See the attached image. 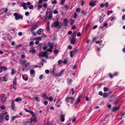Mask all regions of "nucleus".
Masks as SVG:
<instances>
[{
	"instance_id": "obj_23",
	"label": "nucleus",
	"mask_w": 125,
	"mask_h": 125,
	"mask_svg": "<svg viewBox=\"0 0 125 125\" xmlns=\"http://www.w3.org/2000/svg\"><path fill=\"white\" fill-rule=\"evenodd\" d=\"M56 70V68H55V67H54L53 69L52 70H51L50 71V73H51L52 75H53V74H54L55 73V70Z\"/></svg>"
},
{
	"instance_id": "obj_42",
	"label": "nucleus",
	"mask_w": 125,
	"mask_h": 125,
	"mask_svg": "<svg viewBox=\"0 0 125 125\" xmlns=\"http://www.w3.org/2000/svg\"><path fill=\"white\" fill-rule=\"evenodd\" d=\"M35 72V71L33 70H31L30 71V73L31 74H34Z\"/></svg>"
},
{
	"instance_id": "obj_62",
	"label": "nucleus",
	"mask_w": 125,
	"mask_h": 125,
	"mask_svg": "<svg viewBox=\"0 0 125 125\" xmlns=\"http://www.w3.org/2000/svg\"><path fill=\"white\" fill-rule=\"evenodd\" d=\"M78 103L77 102H75L73 104V105L74 106L75 108L76 107V106H77Z\"/></svg>"
},
{
	"instance_id": "obj_51",
	"label": "nucleus",
	"mask_w": 125,
	"mask_h": 125,
	"mask_svg": "<svg viewBox=\"0 0 125 125\" xmlns=\"http://www.w3.org/2000/svg\"><path fill=\"white\" fill-rule=\"evenodd\" d=\"M9 115H7L5 117V119L7 121H8L9 120V118H8V117L9 116Z\"/></svg>"
},
{
	"instance_id": "obj_37",
	"label": "nucleus",
	"mask_w": 125,
	"mask_h": 125,
	"mask_svg": "<svg viewBox=\"0 0 125 125\" xmlns=\"http://www.w3.org/2000/svg\"><path fill=\"white\" fill-rule=\"evenodd\" d=\"M43 7V6L42 5H40V4H38L37 5V8L38 9H40L42 8Z\"/></svg>"
},
{
	"instance_id": "obj_13",
	"label": "nucleus",
	"mask_w": 125,
	"mask_h": 125,
	"mask_svg": "<svg viewBox=\"0 0 125 125\" xmlns=\"http://www.w3.org/2000/svg\"><path fill=\"white\" fill-rule=\"evenodd\" d=\"M77 50L74 49L73 51H71V57H72L73 55L75 54L77 52Z\"/></svg>"
},
{
	"instance_id": "obj_4",
	"label": "nucleus",
	"mask_w": 125,
	"mask_h": 125,
	"mask_svg": "<svg viewBox=\"0 0 125 125\" xmlns=\"http://www.w3.org/2000/svg\"><path fill=\"white\" fill-rule=\"evenodd\" d=\"M39 56L42 57H47V53L45 51H44L43 52H41L39 53Z\"/></svg>"
},
{
	"instance_id": "obj_31",
	"label": "nucleus",
	"mask_w": 125,
	"mask_h": 125,
	"mask_svg": "<svg viewBox=\"0 0 125 125\" xmlns=\"http://www.w3.org/2000/svg\"><path fill=\"white\" fill-rule=\"evenodd\" d=\"M108 75L109 76V77H110V79H112L114 76L112 74L110 73H109L108 74Z\"/></svg>"
},
{
	"instance_id": "obj_10",
	"label": "nucleus",
	"mask_w": 125,
	"mask_h": 125,
	"mask_svg": "<svg viewBox=\"0 0 125 125\" xmlns=\"http://www.w3.org/2000/svg\"><path fill=\"white\" fill-rule=\"evenodd\" d=\"M26 3L24 2L21 3V5H20V7H21V6L23 7V9L24 10H27L28 8V6L26 5Z\"/></svg>"
},
{
	"instance_id": "obj_57",
	"label": "nucleus",
	"mask_w": 125,
	"mask_h": 125,
	"mask_svg": "<svg viewBox=\"0 0 125 125\" xmlns=\"http://www.w3.org/2000/svg\"><path fill=\"white\" fill-rule=\"evenodd\" d=\"M50 71L49 70L47 69L45 70V73L46 74H48L49 73Z\"/></svg>"
},
{
	"instance_id": "obj_34",
	"label": "nucleus",
	"mask_w": 125,
	"mask_h": 125,
	"mask_svg": "<svg viewBox=\"0 0 125 125\" xmlns=\"http://www.w3.org/2000/svg\"><path fill=\"white\" fill-rule=\"evenodd\" d=\"M15 101L16 102H18L20 101L21 102L22 101V99L18 97L16 99H15Z\"/></svg>"
},
{
	"instance_id": "obj_55",
	"label": "nucleus",
	"mask_w": 125,
	"mask_h": 125,
	"mask_svg": "<svg viewBox=\"0 0 125 125\" xmlns=\"http://www.w3.org/2000/svg\"><path fill=\"white\" fill-rule=\"evenodd\" d=\"M48 99L50 101H52L53 100V98L52 96L50 97Z\"/></svg>"
},
{
	"instance_id": "obj_26",
	"label": "nucleus",
	"mask_w": 125,
	"mask_h": 125,
	"mask_svg": "<svg viewBox=\"0 0 125 125\" xmlns=\"http://www.w3.org/2000/svg\"><path fill=\"white\" fill-rule=\"evenodd\" d=\"M108 94L106 93H104L103 94V98H106L108 96Z\"/></svg>"
},
{
	"instance_id": "obj_48",
	"label": "nucleus",
	"mask_w": 125,
	"mask_h": 125,
	"mask_svg": "<svg viewBox=\"0 0 125 125\" xmlns=\"http://www.w3.org/2000/svg\"><path fill=\"white\" fill-rule=\"evenodd\" d=\"M76 28V27L75 25H73L71 28V30H75Z\"/></svg>"
},
{
	"instance_id": "obj_17",
	"label": "nucleus",
	"mask_w": 125,
	"mask_h": 125,
	"mask_svg": "<svg viewBox=\"0 0 125 125\" xmlns=\"http://www.w3.org/2000/svg\"><path fill=\"white\" fill-rule=\"evenodd\" d=\"M52 11H50L49 15L48 17V19L49 20L51 19L52 17Z\"/></svg>"
},
{
	"instance_id": "obj_28",
	"label": "nucleus",
	"mask_w": 125,
	"mask_h": 125,
	"mask_svg": "<svg viewBox=\"0 0 125 125\" xmlns=\"http://www.w3.org/2000/svg\"><path fill=\"white\" fill-rule=\"evenodd\" d=\"M16 80L17 78L15 77L13 82V86H14V85H16Z\"/></svg>"
},
{
	"instance_id": "obj_61",
	"label": "nucleus",
	"mask_w": 125,
	"mask_h": 125,
	"mask_svg": "<svg viewBox=\"0 0 125 125\" xmlns=\"http://www.w3.org/2000/svg\"><path fill=\"white\" fill-rule=\"evenodd\" d=\"M58 12V11L56 10H55L53 11V13L54 14H56Z\"/></svg>"
},
{
	"instance_id": "obj_5",
	"label": "nucleus",
	"mask_w": 125,
	"mask_h": 125,
	"mask_svg": "<svg viewBox=\"0 0 125 125\" xmlns=\"http://www.w3.org/2000/svg\"><path fill=\"white\" fill-rule=\"evenodd\" d=\"M30 123H31L32 122H35L37 121V119L36 118L35 115H32L30 118Z\"/></svg>"
},
{
	"instance_id": "obj_39",
	"label": "nucleus",
	"mask_w": 125,
	"mask_h": 125,
	"mask_svg": "<svg viewBox=\"0 0 125 125\" xmlns=\"http://www.w3.org/2000/svg\"><path fill=\"white\" fill-rule=\"evenodd\" d=\"M18 116H13L11 120V122H12V121H13L14 119L17 117H18Z\"/></svg>"
},
{
	"instance_id": "obj_2",
	"label": "nucleus",
	"mask_w": 125,
	"mask_h": 125,
	"mask_svg": "<svg viewBox=\"0 0 125 125\" xmlns=\"http://www.w3.org/2000/svg\"><path fill=\"white\" fill-rule=\"evenodd\" d=\"M13 15L15 17V19L16 20H22L23 19V16L20 13H14Z\"/></svg>"
},
{
	"instance_id": "obj_53",
	"label": "nucleus",
	"mask_w": 125,
	"mask_h": 125,
	"mask_svg": "<svg viewBox=\"0 0 125 125\" xmlns=\"http://www.w3.org/2000/svg\"><path fill=\"white\" fill-rule=\"evenodd\" d=\"M30 45L32 46L34 44V43L33 41H31L29 42Z\"/></svg>"
},
{
	"instance_id": "obj_7",
	"label": "nucleus",
	"mask_w": 125,
	"mask_h": 125,
	"mask_svg": "<svg viewBox=\"0 0 125 125\" xmlns=\"http://www.w3.org/2000/svg\"><path fill=\"white\" fill-rule=\"evenodd\" d=\"M116 96L115 95H112L109 97V101L111 102H112L115 100L116 98Z\"/></svg>"
},
{
	"instance_id": "obj_3",
	"label": "nucleus",
	"mask_w": 125,
	"mask_h": 125,
	"mask_svg": "<svg viewBox=\"0 0 125 125\" xmlns=\"http://www.w3.org/2000/svg\"><path fill=\"white\" fill-rule=\"evenodd\" d=\"M7 97L6 95L4 94H2L1 95L0 99L1 102L2 103H4L7 101Z\"/></svg>"
},
{
	"instance_id": "obj_52",
	"label": "nucleus",
	"mask_w": 125,
	"mask_h": 125,
	"mask_svg": "<svg viewBox=\"0 0 125 125\" xmlns=\"http://www.w3.org/2000/svg\"><path fill=\"white\" fill-rule=\"evenodd\" d=\"M29 14V12L28 11H26L25 13V15L26 16H28Z\"/></svg>"
},
{
	"instance_id": "obj_64",
	"label": "nucleus",
	"mask_w": 125,
	"mask_h": 125,
	"mask_svg": "<svg viewBox=\"0 0 125 125\" xmlns=\"http://www.w3.org/2000/svg\"><path fill=\"white\" fill-rule=\"evenodd\" d=\"M98 94L99 95H100L101 96H102L103 94L102 92L101 91H100L99 92Z\"/></svg>"
},
{
	"instance_id": "obj_40",
	"label": "nucleus",
	"mask_w": 125,
	"mask_h": 125,
	"mask_svg": "<svg viewBox=\"0 0 125 125\" xmlns=\"http://www.w3.org/2000/svg\"><path fill=\"white\" fill-rule=\"evenodd\" d=\"M28 112L31 114L32 115H35V114L31 110H29Z\"/></svg>"
},
{
	"instance_id": "obj_20",
	"label": "nucleus",
	"mask_w": 125,
	"mask_h": 125,
	"mask_svg": "<svg viewBox=\"0 0 125 125\" xmlns=\"http://www.w3.org/2000/svg\"><path fill=\"white\" fill-rule=\"evenodd\" d=\"M43 31V29H39L37 31V33L38 34L40 35L41 34V33Z\"/></svg>"
},
{
	"instance_id": "obj_47",
	"label": "nucleus",
	"mask_w": 125,
	"mask_h": 125,
	"mask_svg": "<svg viewBox=\"0 0 125 125\" xmlns=\"http://www.w3.org/2000/svg\"><path fill=\"white\" fill-rule=\"evenodd\" d=\"M111 19L110 20L111 21H112L114 20L115 19V17H111Z\"/></svg>"
},
{
	"instance_id": "obj_6",
	"label": "nucleus",
	"mask_w": 125,
	"mask_h": 125,
	"mask_svg": "<svg viewBox=\"0 0 125 125\" xmlns=\"http://www.w3.org/2000/svg\"><path fill=\"white\" fill-rule=\"evenodd\" d=\"M8 69L7 67L3 66L0 67V73L7 70Z\"/></svg>"
},
{
	"instance_id": "obj_43",
	"label": "nucleus",
	"mask_w": 125,
	"mask_h": 125,
	"mask_svg": "<svg viewBox=\"0 0 125 125\" xmlns=\"http://www.w3.org/2000/svg\"><path fill=\"white\" fill-rule=\"evenodd\" d=\"M39 97H35V99L37 102H38L40 101V100H39Z\"/></svg>"
},
{
	"instance_id": "obj_24",
	"label": "nucleus",
	"mask_w": 125,
	"mask_h": 125,
	"mask_svg": "<svg viewBox=\"0 0 125 125\" xmlns=\"http://www.w3.org/2000/svg\"><path fill=\"white\" fill-rule=\"evenodd\" d=\"M48 45L50 46V48L52 49L53 47V44L51 42H48Z\"/></svg>"
},
{
	"instance_id": "obj_21",
	"label": "nucleus",
	"mask_w": 125,
	"mask_h": 125,
	"mask_svg": "<svg viewBox=\"0 0 125 125\" xmlns=\"http://www.w3.org/2000/svg\"><path fill=\"white\" fill-rule=\"evenodd\" d=\"M99 18L100 19L99 20V21L101 23L103 21L104 18L103 17L101 16H100Z\"/></svg>"
},
{
	"instance_id": "obj_8",
	"label": "nucleus",
	"mask_w": 125,
	"mask_h": 125,
	"mask_svg": "<svg viewBox=\"0 0 125 125\" xmlns=\"http://www.w3.org/2000/svg\"><path fill=\"white\" fill-rule=\"evenodd\" d=\"M9 78V75L7 74H6L3 77V81L6 82L7 81V80Z\"/></svg>"
},
{
	"instance_id": "obj_41",
	"label": "nucleus",
	"mask_w": 125,
	"mask_h": 125,
	"mask_svg": "<svg viewBox=\"0 0 125 125\" xmlns=\"http://www.w3.org/2000/svg\"><path fill=\"white\" fill-rule=\"evenodd\" d=\"M43 6L44 7V8L46 9L48 7V4H46V3H45L43 4Z\"/></svg>"
},
{
	"instance_id": "obj_60",
	"label": "nucleus",
	"mask_w": 125,
	"mask_h": 125,
	"mask_svg": "<svg viewBox=\"0 0 125 125\" xmlns=\"http://www.w3.org/2000/svg\"><path fill=\"white\" fill-rule=\"evenodd\" d=\"M81 5L82 6H83L84 3V0H81Z\"/></svg>"
},
{
	"instance_id": "obj_29",
	"label": "nucleus",
	"mask_w": 125,
	"mask_h": 125,
	"mask_svg": "<svg viewBox=\"0 0 125 125\" xmlns=\"http://www.w3.org/2000/svg\"><path fill=\"white\" fill-rule=\"evenodd\" d=\"M29 52L30 53H33V54H35L36 53V51L34 49H33V50H31Z\"/></svg>"
},
{
	"instance_id": "obj_35",
	"label": "nucleus",
	"mask_w": 125,
	"mask_h": 125,
	"mask_svg": "<svg viewBox=\"0 0 125 125\" xmlns=\"http://www.w3.org/2000/svg\"><path fill=\"white\" fill-rule=\"evenodd\" d=\"M22 77L23 79L26 81L28 79V78L27 76H25L23 75V76Z\"/></svg>"
},
{
	"instance_id": "obj_49",
	"label": "nucleus",
	"mask_w": 125,
	"mask_h": 125,
	"mask_svg": "<svg viewBox=\"0 0 125 125\" xmlns=\"http://www.w3.org/2000/svg\"><path fill=\"white\" fill-rule=\"evenodd\" d=\"M52 49H50V48L48 49H47L46 50V52H51L52 50Z\"/></svg>"
},
{
	"instance_id": "obj_45",
	"label": "nucleus",
	"mask_w": 125,
	"mask_h": 125,
	"mask_svg": "<svg viewBox=\"0 0 125 125\" xmlns=\"http://www.w3.org/2000/svg\"><path fill=\"white\" fill-rule=\"evenodd\" d=\"M104 92H106L108 91L109 89L106 87H104Z\"/></svg>"
},
{
	"instance_id": "obj_63",
	"label": "nucleus",
	"mask_w": 125,
	"mask_h": 125,
	"mask_svg": "<svg viewBox=\"0 0 125 125\" xmlns=\"http://www.w3.org/2000/svg\"><path fill=\"white\" fill-rule=\"evenodd\" d=\"M105 6L106 7H108L109 6V5L108 4V2H106L105 3V4H104V6Z\"/></svg>"
},
{
	"instance_id": "obj_32",
	"label": "nucleus",
	"mask_w": 125,
	"mask_h": 125,
	"mask_svg": "<svg viewBox=\"0 0 125 125\" xmlns=\"http://www.w3.org/2000/svg\"><path fill=\"white\" fill-rule=\"evenodd\" d=\"M72 122L74 123L76 119V117H75V116H74L72 117Z\"/></svg>"
},
{
	"instance_id": "obj_1",
	"label": "nucleus",
	"mask_w": 125,
	"mask_h": 125,
	"mask_svg": "<svg viewBox=\"0 0 125 125\" xmlns=\"http://www.w3.org/2000/svg\"><path fill=\"white\" fill-rule=\"evenodd\" d=\"M76 31H75L71 35V44H74L76 42L77 39L75 38L76 36Z\"/></svg>"
},
{
	"instance_id": "obj_56",
	"label": "nucleus",
	"mask_w": 125,
	"mask_h": 125,
	"mask_svg": "<svg viewBox=\"0 0 125 125\" xmlns=\"http://www.w3.org/2000/svg\"><path fill=\"white\" fill-rule=\"evenodd\" d=\"M52 3L53 4H56L57 3V1L56 0H54L52 2Z\"/></svg>"
},
{
	"instance_id": "obj_25",
	"label": "nucleus",
	"mask_w": 125,
	"mask_h": 125,
	"mask_svg": "<svg viewBox=\"0 0 125 125\" xmlns=\"http://www.w3.org/2000/svg\"><path fill=\"white\" fill-rule=\"evenodd\" d=\"M81 13L82 14L86 15V11L84 10L83 9L81 11Z\"/></svg>"
},
{
	"instance_id": "obj_50",
	"label": "nucleus",
	"mask_w": 125,
	"mask_h": 125,
	"mask_svg": "<svg viewBox=\"0 0 125 125\" xmlns=\"http://www.w3.org/2000/svg\"><path fill=\"white\" fill-rule=\"evenodd\" d=\"M97 37H94L92 41V42H94L95 41L97 40Z\"/></svg>"
},
{
	"instance_id": "obj_22",
	"label": "nucleus",
	"mask_w": 125,
	"mask_h": 125,
	"mask_svg": "<svg viewBox=\"0 0 125 125\" xmlns=\"http://www.w3.org/2000/svg\"><path fill=\"white\" fill-rule=\"evenodd\" d=\"M4 115L3 114L0 115V122H2L3 120Z\"/></svg>"
},
{
	"instance_id": "obj_12",
	"label": "nucleus",
	"mask_w": 125,
	"mask_h": 125,
	"mask_svg": "<svg viewBox=\"0 0 125 125\" xmlns=\"http://www.w3.org/2000/svg\"><path fill=\"white\" fill-rule=\"evenodd\" d=\"M59 24V23L57 21H55L52 24L53 25V26L56 28H57V27L58 26Z\"/></svg>"
},
{
	"instance_id": "obj_44",
	"label": "nucleus",
	"mask_w": 125,
	"mask_h": 125,
	"mask_svg": "<svg viewBox=\"0 0 125 125\" xmlns=\"http://www.w3.org/2000/svg\"><path fill=\"white\" fill-rule=\"evenodd\" d=\"M71 91L72 92V95H73L75 93V91L74 90V89L73 88H72L71 89Z\"/></svg>"
},
{
	"instance_id": "obj_46",
	"label": "nucleus",
	"mask_w": 125,
	"mask_h": 125,
	"mask_svg": "<svg viewBox=\"0 0 125 125\" xmlns=\"http://www.w3.org/2000/svg\"><path fill=\"white\" fill-rule=\"evenodd\" d=\"M33 6L32 5H30L29 6V8L30 9H32L33 8Z\"/></svg>"
},
{
	"instance_id": "obj_36",
	"label": "nucleus",
	"mask_w": 125,
	"mask_h": 125,
	"mask_svg": "<svg viewBox=\"0 0 125 125\" xmlns=\"http://www.w3.org/2000/svg\"><path fill=\"white\" fill-rule=\"evenodd\" d=\"M89 5L91 6H94L95 5V4L92 2H90L89 3Z\"/></svg>"
},
{
	"instance_id": "obj_16",
	"label": "nucleus",
	"mask_w": 125,
	"mask_h": 125,
	"mask_svg": "<svg viewBox=\"0 0 125 125\" xmlns=\"http://www.w3.org/2000/svg\"><path fill=\"white\" fill-rule=\"evenodd\" d=\"M63 71L62 70L59 74H55V73L54 74H53V75L57 77L61 76L62 75V74L63 73Z\"/></svg>"
},
{
	"instance_id": "obj_14",
	"label": "nucleus",
	"mask_w": 125,
	"mask_h": 125,
	"mask_svg": "<svg viewBox=\"0 0 125 125\" xmlns=\"http://www.w3.org/2000/svg\"><path fill=\"white\" fill-rule=\"evenodd\" d=\"M65 115L61 114L60 115V117L61 119V121L62 122H63L65 120L64 116Z\"/></svg>"
},
{
	"instance_id": "obj_11",
	"label": "nucleus",
	"mask_w": 125,
	"mask_h": 125,
	"mask_svg": "<svg viewBox=\"0 0 125 125\" xmlns=\"http://www.w3.org/2000/svg\"><path fill=\"white\" fill-rule=\"evenodd\" d=\"M30 63L28 62L27 63V64H24V65L23 66V68L22 69V71H24V70L27 69V67L28 66V65Z\"/></svg>"
},
{
	"instance_id": "obj_33",
	"label": "nucleus",
	"mask_w": 125,
	"mask_h": 125,
	"mask_svg": "<svg viewBox=\"0 0 125 125\" xmlns=\"http://www.w3.org/2000/svg\"><path fill=\"white\" fill-rule=\"evenodd\" d=\"M66 101L67 102H68L70 101V97H66L65 98Z\"/></svg>"
},
{
	"instance_id": "obj_59",
	"label": "nucleus",
	"mask_w": 125,
	"mask_h": 125,
	"mask_svg": "<svg viewBox=\"0 0 125 125\" xmlns=\"http://www.w3.org/2000/svg\"><path fill=\"white\" fill-rule=\"evenodd\" d=\"M43 0H39V1L38 2V4H40L42 3Z\"/></svg>"
},
{
	"instance_id": "obj_38",
	"label": "nucleus",
	"mask_w": 125,
	"mask_h": 125,
	"mask_svg": "<svg viewBox=\"0 0 125 125\" xmlns=\"http://www.w3.org/2000/svg\"><path fill=\"white\" fill-rule=\"evenodd\" d=\"M120 102V100H117L114 103V104L115 105H116L118 103Z\"/></svg>"
},
{
	"instance_id": "obj_58",
	"label": "nucleus",
	"mask_w": 125,
	"mask_h": 125,
	"mask_svg": "<svg viewBox=\"0 0 125 125\" xmlns=\"http://www.w3.org/2000/svg\"><path fill=\"white\" fill-rule=\"evenodd\" d=\"M37 39L38 40L40 41L42 39V38L41 37H39L37 38Z\"/></svg>"
},
{
	"instance_id": "obj_15",
	"label": "nucleus",
	"mask_w": 125,
	"mask_h": 125,
	"mask_svg": "<svg viewBox=\"0 0 125 125\" xmlns=\"http://www.w3.org/2000/svg\"><path fill=\"white\" fill-rule=\"evenodd\" d=\"M14 106L15 104L14 103V101L12 100L11 101V107L13 110L15 108Z\"/></svg>"
},
{
	"instance_id": "obj_27",
	"label": "nucleus",
	"mask_w": 125,
	"mask_h": 125,
	"mask_svg": "<svg viewBox=\"0 0 125 125\" xmlns=\"http://www.w3.org/2000/svg\"><path fill=\"white\" fill-rule=\"evenodd\" d=\"M16 73V71L13 69H12L11 70V75H13L15 74Z\"/></svg>"
},
{
	"instance_id": "obj_30",
	"label": "nucleus",
	"mask_w": 125,
	"mask_h": 125,
	"mask_svg": "<svg viewBox=\"0 0 125 125\" xmlns=\"http://www.w3.org/2000/svg\"><path fill=\"white\" fill-rule=\"evenodd\" d=\"M43 97L46 99H48V97L47 96L46 94L45 93H43L42 94Z\"/></svg>"
},
{
	"instance_id": "obj_54",
	"label": "nucleus",
	"mask_w": 125,
	"mask_h": 125,
	"mask_svg": "<svg viewBox=\"0 0 125 125\" xmlns=\"http://www.w3.org/2000/svg\"><path fill=\"white\" fill-rule=\"evenodd\" d=\"M43 76V75H41L40 76L39 78L41 80L42 79Z\"/></svg>"
},
{
	"instance_id": "obj_18",
	"label": "nucleus",
	"mask_w": 125,
	"mask_h": 125,
	"mask_svg": "<svg viewBox=\"0 0 125 125\" xmlns=\"http://www.w3.org/2000/svg\"><path fill=\"white\" fill-rule=\"evenodd\" d=\"M120 108V107H115L113 108V111L115 113Z\"/></svg>"
},
{
	"instance_id": "obj_19",
	"label": "nucleus",
	"mask_w": 125,
	"mask_h": 125,
	"mask_svg": "<svg viewBox=\"0 0 125 125\" xmlns=\"http://www.w3.org/2000/svg\"><path fill=\"white\" fill-rule=\"evenodd\" d=\"M63 22L65 26H67L68 25L67 23L68 22V21L66 19H64Z\"/></svg>"
},
{
	"instance_id": "obj_9",
	"label": "nucleus",
	"mask_w": 125,
	"mask_h": 125,
	"mask_svg": "<svg viewBox=\"0 0 125 125\" xmlns=\"http://www.w3.org/2000/svg\"><path fill=\"white\" fill-rule=\"evenodd\" d=\"M38 27V26L36 24H35L31 27L30 30L31 31H32L35 30Z\"/></svg>"
}]
</instances>
